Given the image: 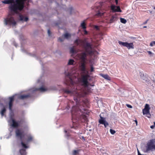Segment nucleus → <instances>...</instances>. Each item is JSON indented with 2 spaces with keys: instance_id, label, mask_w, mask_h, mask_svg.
<instances>
[{
  "instance_id": "nucleus-1",
  "label": "nucleus",
  "mask_w": 155,
  "mask_h": 155,
  "mask_svg": "<svg viewBox=\"0 0 155 155\" xmlns=\"http://www.w3.org/2000/svg\"><path fill=\"white\" fill-rule=\"evenodd\" d=\"M64 91L68 94H75L74 99L76 102V105L72 107L71 113L72 119H76L78 120L82 118L84 119V121H87V118L86 116L84 115L81 116L82 115V113L85 111L86 110L84 108H82L81 104L82 103L79 102L80 97L81 96L80 94L78 93L79 92L77 91H74L73 90L70 91L65 89H64Z\"/></svg>"
},
{
  "instance_id": "nucleus-2",
  "label": "nucleus",
  "mask_w": 155,
  "mask_h": 155,
  "mask_svg": "<svg viewBox=\"0 0 155 155\" xmlns=\"http://www.w3.org/2000/svg\"><path fill=\"white\" fill-rule=\"evenodd\" d=\"M142 151L144 153H150L155 150V139L150 140L144 147H142Z\"/></svg>"
},
{
  "instance_id": "nucleus-3",
  "label": "nucleus",
  "mask_w": 155,
  "mask_h": 155,
  "mask_svg": "<svg viewBox=\"0 0 155 155\" xmlns=\"http://www.w3.org/2000/svg\"><path fill=\"white\" fill-rule=\"evenodd\" d=\"M87 54L85 52L82 53L78 55V57L81 62L79 65V68L83 73H85L86 72L85 62L87 60Z\"/></svg>"
},
{
  "instance_id": "nucleus-4",
  "label": "nucleus",
  "mask_w": 155,
  "mask_h": 155,
  "mask_svg": "<svg viewBox=\"0 0 155 155\" xmlns=\"http://www.w3.org/2000/svg\"><path fill=\"white\" fill-rule=\"evenodd\" d=\"M4 22L5 25H12L13 26H15L16 25L15 21L12 15H9L7 18L5 19Z\"/></svg>"
},
{
  "instance_id": "nucleus-5",
  "label": "nucleus",
  "mask_w": 155,
  "mask_h": 155,
  "mask_svg": "<svg viewBox=\"0 0 155 155\" xmlns=\"http://www.w3.org/2000/svg\"><path fill=\"white\" fill-rule=\"evenodd\" d=\"M91 79L89 75L86 74L82 75L80 79V81L81 84L85 87H87L90 85L88 82V81Z\"/></svg>"
},
{
  "instance_id": "nucleus-6",
  "label": "nucleus",
  "mask_w": 155,
  "mask_h": 155,
  "mask_svg": "<svg viewBox=\"0 0 155 155\" xmlns=\"http://www.w3.org/2000/svg\"><path fill=\"white\" fill-rule=\"evenodd\" d=\"M66 84L67 85H73L74 82L72 78V74L68 73L66 75Z\"/></svg>"
},
{
  "instance_id": "nucleus-7",
  "label": "nucleus",
  "mask_w": 155,
  "mask_h": 155,
  "mask_svg": "<svg viewBox=\"0 0 155 155\" xmlns=\"http://www.w3.org/2000/svg\"><path fill=\"white\" fill-rule=\"evenodd\" d=\"M84 46L87 52L90 54H91L92 53V48L91 45L90 43L87 42L84 44Z\"/></svg>"
},
{
  "instance_id": "nucleus-8",
  "label": "nucleus",
  "mask_w": 155,
  "mask_h": 155,
  "mask_svg": "<svg viewBox=\"0 0 155 155\" xmlns=\"http://www.w3.org/2000/svg\"><path fill=\"white\" fill-rule=\"evenodd\" d=\"M8 122L10 124V125L12 127H18L19 126L20 123L19 121H16L12 118H11L10 120L8 121Z\"/></svg>"
},
{
  "instance_id": "nucleus-9",
  "label": "nucleus",
  "mask_w": 155,
  "mask_h": 155,
  "mask_svg": "<svg viewBox=\"0 0 155 155\" xmlns=\"http://www.w3.org/2000/svg\"><path fill=\"white\" fill-rule=\"evenodd\" d=\"M150 108L149 107V104H146L145 105L144 109L143 110V115L148 114L149 116H147L148 118H150L151 115L150 113Z\"/></svg>"
},
{
  "instance_id": "nucleus-10",
  "label": "nucleus",
  "mask_w": 155,
  "mask_h": 155,
  "mask_svg": "<svg viewBox=\"0 0 155 155\" xmlns=\"http://www.w3.org/2000/svg\"><path fill=\"white\" fill-rule=\"evenodd\" d=\"M16 136L19 137L22 140V138L24 136V132L21 129H17L15 131Z\"/></svg>"
},
{
  "instance_id": "nucleus-11",
  "label": "nucleus",
  "mask_w": 155,
  "mask_h": 155,
  "mask_svg": "<svg viewBox=\"0 0 155 155\" xmlns=\"http://www.w3.org/2000/svg\"><path fill=\"white\" fill-rule=\"evenodd\" d=\"M101 119L99 120V122L100 124H104V127H106L109 124L105 120V119L100 116Z\"/></svg>"
},
{
  "instance_id": "nucleus-12",
  "label": "nucleus",
  "mask_w": 155,
  "mask_h": 155,
  "mask_svg": "<svg viewBox=\"0 0 155 155\" xmlns=\"http://www.w3.org/2000/svg\"><path fill=\"white\" fill-rule=\"evenodd\" d=\"M111 9L114 12H121V10H120L119 6H116L114 5H112L111 6Z\"/></svg>"
},
{
  "instance_id": "nucleus-13",
  "label": "nucleus",
  "mask_w": 155,
  "mask_h": 155,
  "mask_svg": "<svg viewBox=\"0 0 155 155\" xmlns=\"http://www.w3.org/2000/svg\"><path fill=\"white\" fill-rule=\"evenodd\" d=\"M14 96H13L9 97V108L11 111L12 110V107L13 105L12 102L14 101Z\"/></svg>"
},
{
  "instance_id": "nucleus-14",
  "label": "nucleus",
  "mask_w": 155,
  "mask_h": 155,
  "mask_svg": "<svg viewBox=\"0 0 155 155\" xmlns=\"http://www.w3.org/2000/svg\"><path fill=\"white\" fill-rule=\"evenodd\" d=\"M83 41L81 39H77L74 41V43L77 45H82L83 44Z\"/></svg>"
},
{
  "instance_id": "nucleus-15",
  "label": "nucleus",
  "mask_w": 155,
  "mask_h": 155,
  "mask_svg": "<svg viewBox=\"0 0 155 155\" xmlns=\"http://www.w3.org/2000/svg\"><path fill=\"white\" fill-rule=\"evenodd\" d=\"M28 17H25L22 15H19V20L22 21H28Z\"/></svg>"
},
{
  "instance_id": "nucleus-16",
  "label": "nucleus",
  "mask_w": 155,
  "mask_h": 155,
  "mask_svg": "<svg viewBox=\"0 0 155 155\" xmlns=\"http://www.w3.org/2000/svg\"><path fill=\"white\" fill-rule=\"evenodd\" d=\"M117 17L116 15H112L110 19V23H112L117 20Z\"/></svg>"
},
{
  "instance_id": "nucleus-17",
  "label": "nucleus",
  "mask_w": 155,
  "mask_h": 155,
  "mask_svg": "<svg viewBox=\"0 0 155 155\" xmlns=\"http://www.w3.org/2000/svg\"><path fill=\"white\" fill-rule=\"evenodd\" d=\"M134 46L133 43H128L127 42L126 47L128 49H133L134 48Z\"/></svg>"
},
{
  "instance_id": "nucleus-18",
  "label": "nucleus",
  "mask_w": 155,
  "mask_h": 155,
  "mask_svg": "<svg viewBox=\"0 0 155 155\" xmlns=\"http://www.w3.org/2000/svg\"><path fill=\"white\" fill-rule=\"evenodd\" d=\"M29 96L30 95L29 94L22 95H21L18 96V98L20 99H23L27 98H28Z\"/></svg>"
},
{
  "instance_id": "nucleus-19",
  "label": "nucleus",
  "mask_w": 155,
  "mask_h": 155,
  "mask_svg": "<svg viewBox=\"0 0 155 155\" xmlns=\"http://www.w3.org/2000/svg\"><path fill=\"white\" fill-rule=\"evenodd\" d=\"M101 75L102 77L108 80H110V77L107 74H101Z\"/></svg>"
},
{
  "instance_id": "nucleus-20",
  "label": "nucleus",
  "mask_w": 155,
  "mask_h": 155,
  "mask_svg": "<svg viewBox=\"0 0 155 155\" xmlns=\"http://www.w3.org/2000/svg\"><path fill=\"white\" fill-rule=\"evenodd\" d=\"M75 62L74 60L72 59H70L68 60V65H73Z\"/></svg>"
},
{
  "instance_id": "nucleus-21",
  "label": "nucleus",
  "mask_w": 155,
  "mask_h": 155,
  "mask_svg": "<svg viewBox=\"0 0 155 155\" xmlns=\"http://www.w3.org/2000/svg\"><path fill=\"white\" fill-rule=\"evenodd\" d=\"M36 90H39L41 92H44L47 91V89L43 87H41L38 88Z\"/></svg>"
},
{
  "instance_id": "nucleus-22",
  "label": "nucleus",
  "mask_w": 155,
  "mask_h": 155,
  "mask_svg": "<svg viewBox=\"0 0 155 155\" xmlns=\"http://www.w3.org/2000/svg\"><path fill=\"white\" fill-rule=\"evenodd\" d=\"M20 153L21 155H26V154L25 150L23 149L20 150Z\"/></svg>"
},
{
  "instance_id": "nucleus-23",
  "label": "nucleus",
  "mask_w": 155,
  "mask_h": 155,
  "mask_svg": "<svg viewBox=\"0 0 155 155\" xmlns=\"http://www.w3.org/2000/svg\"><path fill=\"white\" fill-rule=\"evenodd\" d=\"M63 35L64 37L66 39H68L71 36V34L68 33H65L64 35Z\"/></svg>"
},
{
  "instance_id": "nucleus-24",
  "label": "nucleus",
  "mask_w": 155,
  "mask_h": 155,
  "mask_svg": "<svg viewBox=\"0 0 155 155\" xmlns=\"http://www.w3.org/2000/svg\"><path fill=\"white\" fill-rule=\"evenodd\" d=\"M118 43L120 45H122L126 47L127 42H122L121 41H118Z\"/></svg>"
},
{
  "instance_id": "nucleus-25",
  "label": "nucleus",
  "mask_w": 155,
  "mask_h": 155,
  "mask_svg": "<svg viewBox=\"0 0 155 155\" xmlns=\"http://www.w3.org/2000/svg\"><path fill=\"white\" fill-rule=\"evenodd\" d=\"M118 43L120 45H122L126 47L127 42H122L121 41H118Z\"/></svg>"
},
{
  "instance_id": "nucleus-26",
  "label": "nucleus",
  "mask_w": 155,
  "mask_h": 155,
  "mask_svg": "<svg viewBox=\"0 0 155 155\" xmlns=\"http://www.w3.org/2000/svg\"><path fill=\"white\" fill-rule=\"evenodd\" d=\"M104 13L103 12H100V11H99L96 14V15L98 17H100L103 15Z\"/></svg>"
},
{
  "instance_id": "nucleus-27",
  "label": "nucleus",
  "mask_w": 155,
  "mask_h": 155,
  "mask_svg": "<svg viewBox=\"0 0 155 155\" xmlns=\"http://www.w3.org/2000/svg\"><path fill=\"white\" fill-rule=\"evenodd\" d=\"M6 111V109L5 107L3 108L2 110H1V114L2 116V117L4 115V113Z\"/></svg>"
},
{
  "instance_id": "nucleus-28",
  "label": "nucleus",
  "mask_w": 155,
  "mask_h": 155,
  "mask_svg": "<svg viewBox=\"0 0 155 155\" xmlns=\"http://www.w3.org/2000/svg\"><path fill=\"white\" fill-rule=\"evenodd\" d=\"M33 137L31 135H29L28 137V139L27 140V142H29L31 141L33 139Z\"/></svg>"
},
{
  "instance_id": "nucleus-29",
  "label": "nucleus",
  "mask_w": 155,
  "mask_h": 155,
  "mask_svg": "<svg viewBox=\"0 0 155 155\" xmlns=\"http://www.w3.org/2000/svg\"><path fill=\"white\" fill-rule=\"evenodd\" d=\"M120 21L122 23L124 24H125L127 22L126 20L122 18H120Z\"/></svg>"
},
{
  "instance_id": "nucleus-30",
  "label": "nucleus",
  "mask_w": 155,
  "mask_h": 155,
  "mask_svg": "<svg viewBox=\"0 0 155 155\" xmlns=\"http://www.w3.org/2000/svg\"><path fill=\"white\" fill-rule=\"evenodd\" d=\"M81 26L83 29H85L86 28V27L85 26V25L84 22H83L81 24Z\"/></svg>"
},
{
  "instance_id": "nucleus-31",
  "label": "nucleus",
  "mask_w": 155,
  "mask_h": 155,
  "mask_svg": "<svg viewBox=\"0 0 155 155\" xmlns=\"http://www.w3.org/2000/svg\"><path fill=\"white\" fill-rule=\"evenodd\" d=\"M21 144L23 148H28V147L26 146L25 144L22 141L21 142Z\"/></svg>"
},
{
  "instance_id": "nucleus-32",
  "label": "nucleus",
  "mask_w": 155,
  "mask_h": 155,
  "mask_svg": "<svg viewBox=\"0 0 155 155\" xmlns=\"http://www.w3.org/2000/svg\"><path fill=\"white\" fill-rule=\"evenodd\" d=\"M78 150H74L73 151L72 155H77L78 154Z\"/></svg>"
},
{
  "instance_id": "nucleus-33",
  "label": "nucleus",
  "mask_w": 155,
  "mask_h": 155,
  "mask_svg": "<svg viewBox=\"0 0 155 155\" xmlns=\"http://www.w3.org/2000/svg\"><path fill=\"white\" fill-rule=\"evenodd\" d=\"M147 52L148 54L150 55V57H152L153 56L154 54L152 52L150 51H147Z\"/></svg>"
},
{
  "instance_id": "nucleus-34",
  "label": "nucleus",
  "mask_w": 155,
  "mask_h": 155,
  "mask_svg": "<svg viewBox=\"0 0 155 155\" xmlns=\"http://www.w3.org/2000/svg\"><path fill=\"white\" fill-rule=\"evenodd\" d=\"M70 52L71 53H74L75 51L73 48H70Z\"/></svg>"
},
{
  "instance_id": "nucleus-35",
  "label": "nucleus",
  "mask_w": 155,
  "mask_h": 155,
  "mask_svg": "<svg viewBox=\"0 0 155 155\" xmlns=\"http://www.w3.org/2000/svg\"><path fill=\"white\" fill-rule=\"evenodd\" d=\"M110 132L111 134H114L115 133L116 131L115 130H112V129H110Z\"/></svg>"
},
{
  "instance_id": "nucleus-36",
  "label": "nucleus",
  "mask_w": 155,
  "mask_h": 155,
  "mask_svg": "<svg viewBox=\"0 0 155 155\" xmlns=\"http://www.w3.org/2000/svg\"><path fill=\"white\" fill-rule=\"evenodd\" d=\"M143 80L144 81H145L146 83L148 84V83L149 82V79L146 78H143Z\"/></svg>"
},
{
  "instance_id": "nucleus-37",
  "label": "nucleus",
  "mask_w": 155,
  "mask_h": 155,
  "mask_svg": "<svg viewBox=\"0 0 155 155\" xmlns=\"http://www.w3.org/2000/svg\"><path fill=\"white\" fill-rule=\"evenodd\" d=\"M64 38H60L59 39H58V41H59L60 42H63L64 40Z\"/></svg>"
},
{
  "instance_id": "nucleus-38",
  "label": "nucleus",
  "mask_w": 155,
  "mask_h": 155,
  "mask_svg": "<svg viewBox=\"0 0 155 155\" xmlns=\"http://www.w3.org/2000/svg\"><path fill=\"white\" fill-rule=\"evenodd\" d=\"M74 103V102L73 101H70L69 103V105L68 106V107H69V108H70V107H71V106H70V105H71V104H72L73 103Z\"/></svg>"
},
{
  "instance_id": "nucleus-39",
  "label": "nucleus",
  "mask_w": 155,
  "mask_h": 155,
  "mask_svg": "<svg viewBox=\"0 0 155 155\" xmlns=\"http://www.w3.org/2000/svg\"><path fill=\"white\" fill-rule=\"evenodd\" d=\"M94 68L92 66H91V72H92L94 71Z\"/></svg>"
},
{
  "instance_id": "nucleus-40",
  "label": "nucleus",
  "mask_w": 155,
  "mask_h": 155,
  "mask_svg": "<svg viewBox=\"0 0 155 155\" xmlns=\"http://www.w3.org/2000/svg\"><path fill=\"white\" fill-rule=\"evenodd\" d=\"M154 45V41L151 42L150 45L151 46H153Z\"/></svg>"
},
{
  "instance_id": "nucleus-41",
  "label": "nucleus",
  "mask_w": 155,
  "mask_h": 155,
  "mask_svg": "<svg viewBox=\"0 0 155 155\" xmlns=\"http://www.w3.org/2000/svg\"><path fill=\"white\" fill-rule=\"evenodd\" d=\"M126 105H127V107L129 108H132V107L130 105L127 104Z\"/></svg>"
},
{
  "instance_id": "nucleus-42",
  "label": "nucleus",
  "mask_w": 155,
  "mask_h": 155,
  "mask_svg": "<svg viewBox=\"0 0 155 155\" xmlns=\"http://www.w3.org/2000/svg\"><path fill=\"white\" fill-rule=\"evenodd\" d=\"M73 127H74V126H77V125H76V123H75V122L74 121V120H73Z\"/></svg>"
},
{
  "instance_id": "nucleus-43",
  "label": "nucleus",
  "mask_w": 155,
  "mask_h": 155,
  "mask_svg": "<svg viewBox=\"0 0 155 155\" xmlns=\"http://www.w3.org/2000/svg\"><path fill=\"white\" fill-rule=\"evenodd\" d=\"M48 35L49 36H50L51 35V32H50V30H49V29H48Z\"/></svg>"
},
{
  "instance_id": "nucleus-44",
  "label": "nucleus",
  "mask_w": 155,
  "mask_h": 155,
  "mask_svg": "<svg viewBox=\"0 0 155 155\" xmlns=\"http://www.w3.org/2000/svg\"><path fill=\"white\" fill-rule=\"evenodd\" d=\"M155 126H154V125H153L151 126H150V127L151 128L153 129L155 127Z\"/></svg>"
},
{
  "instance_id": "nucleus-45",
  "label": "nucleus",
  "mask_w": 155,
  "mask_h": 155,
  "mask_svg": "<svg viewBox=\"0 0 155 155\" xmlns=\"http://www.w3.org/2000/svg\"><path fill=\"white\" fill-rule=\"evenodd\" d=\"M95 28L97 30H99V27L98 26H95Z\"/></svg>"
},
{
  "instance_id": "nucleus-46",
  "label": "nucleus",
  "mask_w": 155,
  "mask_h": 155,
  "mask_svg": "<svg viewBox=\"0 0 155 155\" xmlns=\"http://www.w3.org/2000/svg\"><path fill=\"white\" fill-rule=\"evenodd\" d=\"M148 21V19H147V20H146V21H145V22L143 23V24H146L147 23V21Z\"/></svg>"
},
{
  "instance_id": "nucleus-47",
  "label": "nucleus",
  "mask_w": 155,
  "mask_h": 155,
  "mask_svg": "<svg viewBox=\"0 0 155 155\" xmlns=\"http://www.w3.org/2000/svg\"><path fill=\"white\" fill-rule=\"evenodd\" d=\"M84 34H85L86 35V34H87V31L86 30H84Z\"/></svg>"
},
{
  "instance_id": "nucleus-48",
  "label": "nucleus",
  "mask_w": 155,
  "mask_h": 155,
  "mask_svg": "<svg viewBox=\"0 0 155 155\" xmlns=\"http://www.w3.org/2000/svg\"><path fill=\"white\" fill-rule=\"evenodd\" d=\"M115 2L116 5H117L118 3V0H115Z\"/></svg>"
},
{
  "instance_id": "nucleus-49",
  "label": "nucleus",
  "mask_w": 155,
  "mask_h": 155,
  "mask_svg": "<svg viewBox=\"0 0 155 155\" xmlns=\"http://www.w3.org/2000/svg\"><path fill=\"white\" fill-rule=\"evenodd\" d=\"M81 138H82V139H83L84 140H85L84 137L83 136H82Z\"/></svg>"
},
{
  "instance_id": "nucleus-50",
  "label": "nucleus",
  "mask_w": 155,
  "mask_h": 155,
  "mask_svg": "<svg viewBox=\"0 0 155 155\" xmlns=\"http://www.w3.org/2000/svg\"><path fill=\"white\" fill-rule=\"evenodd\" d=\"M137 151H138V154H139V153L140 154V152L138 149H137Z\"/></svg>"
},
{
  "instance_id": "nucleus-51",
  "label": "nucleus",
  "mask_w": 155,
  "mask_h": 155,
  "mask_svg": "<svg viewBox=\"0 0 155 155\" xmlns=\"http://www.w3.org/2000/svg\"><path fill=\"white\" fill-rule=\"evenodd\" d=\"M135 122H136V124L137 125V120H135Z\"/></svg>"
},
{
  "instance_id": "nucleus-52",
  "label": "nucleus",
  "mask_w": 155,
  "mask_h": 155,
  "mask_svg": "<svg viewBox=\"0 0 155 155\" xmlns=\"http://www.w3.org/2000/svg\"><path fill=\"white\" fill-rule=\"evenodd\" d=\"M64 132L65 133H67V131L66 130H64Z\"/></svg>"
},
{
  "instance_id": "nucleus-53",
  "label": "nucleus",
  "mask_w": 155,
  "mask_h": 155,
  "mask_svg": "<svg viewBox=\"0 0 155 155\" xmlns=\"http://www.w3.org/2000/svg\"><path fill=\"white\" fill-rule=\"evenodd\" d=\"M153 124H154L153 125H154V126H155V122H153Z\"/></svg>"
},
{
  "instance_id": "nucleus-54",
  "label": "nucleus",
  "mask_w": 155,
  "mask_h": 155,
  "mask_svg": "<svg viewBox=\"0 0 155 155\" xmlns=\"http://www.w3.org/2000/svg\"><path fill=\"white\" fill-rule=\"evenodd\" d=\"M147 28L146 26H144L143 27V28Z\"/></svg>"
},
{
  "instance_id": "nucleus-55",
  "label": "nucleus",
  "mask_w": 155,
  "mask_h": 155,
  "mask_svg": "<svg viewBox=\"0 0 155 155\" xmlns=\"http://www.w3.org/2000/svg\"><path fill=\"white\" fill-rule=\"evenodd\" d=\"M39 81H39V80H38V82H39Z\"/></svg>"
},
{
  "instance_id": "nucleus-56",
  "label": "nucleus",
  "mask_w": 155,
  "mask_h": 155,
  "mask_svg": "<svg viewBox=\"0 0 155 155\" xmlns=\"http://www.w3.org/2000/svg\"><path fill=\"white\" fill-rule=\"evenodd\" d=\"M148 115V116H149V115L148 114H147Z\"/></svg>"
},
{
  "instance_id": "nucleus-57",
  "label": "nucleus",
  "mask_w": 155,
  "mask_h": 155,
  "mask_svg": "<svg viewBox=\"0 0 155 155\" xmlns=\"http://www.w3.org/2000/svg\"><path fill=\"white\" fill-rule=\"evenodd\" d=\"M154 8L155 9V7H154Z\"/></svg>"
},
{
  "instance_id": "nucleus-58",
  "label": "nucleus",
  "mask_w": 155,
  "mask_h": 155,
  "mask_svg": "<svg viewBox=\"0 0 155 155\" xmlns=\"http://www.w3.org/2000/svg\"><path fill=\"white\" fill-rule=\"evenodd\" d=\"M154 45H155V41H154Z\"/></svg>"
},
{
  "instance_id": "nucleus-59",
  "label": "nucleus",
  "mask_w": 155,
  "mask_h": 155,
  "mask_svg": "<svg viewBox=\"0 0 155 155\" xmlns=\"http://www.w3.org/2000/svg\"><path fill=\"white\" fill-rule=\"evenodd\" d=\"M69 135L68 134L67 135V136H68Z\"/></svg>"
}]
</instances>
